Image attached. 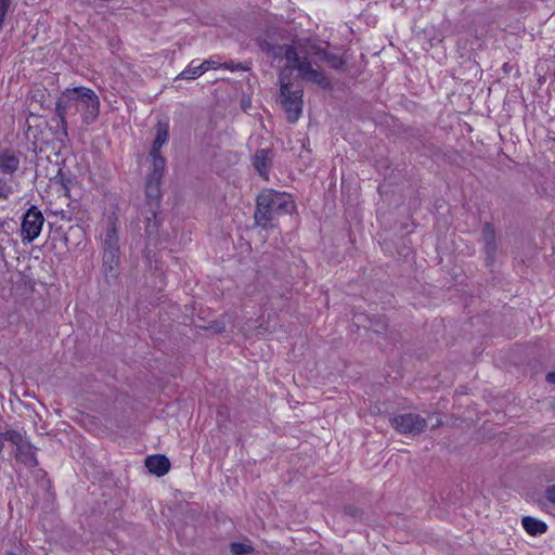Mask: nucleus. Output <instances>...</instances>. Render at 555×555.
Here are the masks:
<instances>
[{"label":"nucleus","mask_w":555,"mask_h":555,"mask_svg":"<svg viewBox=\"0 0 555 555\" xmlns=\"http://www.w3.org/2000/svg\"><path fill=\"white\" fill-rule=\"evenodd\" d=\"M392 427L405 435H418L427 426V422L421 415L415 413H404L391 418Z\"/></svg>","instance_id":"423d86ee"},{"label":"nucleus","mask_w":555,"mask_h":555,"mask_svg":"<svg viewBox=\"0 0 555 555\" xmlns=\"http://www.w3.org/2000/svg\"><path fill=\"white\" fill-rule=\"evenodd\" d=\"M440 423H441V421L437 418V421H436V423H435L434 427H435V426L440 425Z\"/></svg>","instance_id":"a878e982"},{"label":"nucleus","mask_w":555,"mask_h":555,"mask_svg":"<svg viewBox=\"0 0 555 555\" xmlns=\"http://www.w3.org/2000/svg\"><path fill=\"white\" fill-rule=\"evenodd\" d=\"M100 99L90 88L79 86L65 89L55 104V114L60 119V129L67 135V118L80 114L85 125H92L100 114Z\"/></svg>","instance_id":"f257e3e1"},{"label":"nucleus","mask_w":555,"mask_h":555,"mask_svg":"<svg viewBox=\"0 0 555 555\" xmlns=\"http://www.w3.org/2000/svg\"><path fill=\"white\" fill-rule=\"evenodd\" d=\"M546 380L550 383V384H554L555 385V372H551L546 375Z\"/></svg>","instance_id":"b1692460"},{"label":"nucleus","mask_w":555,"mask_h":555,"mask_svg":"<svg viewBox=\"0 0 555 555\" xmlns=\"http://www.w3.org/2000/svg\"><path fill=\"white\" fill-rule=\"evenodd\" d=\"M271 163V152L262 149L256 152L253 165L257 172L266 180L269 178V166Z\"/></svg>","instance_id":"1a4fd4ad"},{"label":"nucleus","mask_w":555,"mask_h":555,"mask_svg":"<svg viewBox=\"0 0 555 555\" xmlns=\"http://www.w3.org/2000/svg\"><path fill=\"white\" fill-rule=\"evenodd\" d=\"M204 74L199 61L193 60L189 66L180 73L182 79H195Z\"/></svg>","instance_id":"f3484780"},{"label":"nucleus","mask_w":555,"mask_h":555,"mask_svg":"<svg viewBox=\"0 0 555 555\" xmlns=\"http://www.w3.org/2000/svg\"><path fill=\"white\" fill-rule=\"evenodd\" d=\"M524 529L530 534V535H538L542 534L546 531L547 526L544 521L539 520L534 517L526 516L521 520Z\"/></svg>","instance_id":"f8f14e48"},{"label":"nucleus","mask_w":555,"mask_h":555,"mask_svg":"<svg viewBox=\"0 0 555 555\" xmlns=\"http://www.w3.org/2000/svg\"><path fill=\"white\" fill-rule=\"evenodd\" d=\"M20 156L11 150L0 152V171L7 175H13L20 167Z\"/></svg>","instance_id":"0eeeda50"},{"label":"nucleus","mask_w":555,"mask_h":555,"mask_svg":"<svg viewBox=\"0 0 555 555\" xmlns=\"http://www.w3.org/2000/svg\"><path fill=\"white\" fill-rule=\"evenodd\" d=\"M15 455L18 461L28 466H35L37 463L34 448L27 441L16 448Z\"/></svg>","instance_id":"ddd939ff"},{"label":"nucleus","mask_w":555,"mask_h":555,"mask_svg":"<svg viewBox=\"0 0 555 555\" xmlns=\"http://www.w3.org/2000/svg\"><path fill=\"white\" fill-rule=\"evenodd\" d=\"M147 469L156 476H164L169 472L170 462L164 455H152L145 460Z\"/></svg>","instance_id":"6e6552de"},{"label":"nucleus","mask_w":555,"mask_h":555,"mask_svg":"<svg viewBox=\"0 0 555 555\" xmlns=\"http://www.w3.org/2000/svg\"><path fill=\"white\" fill-rule=\"evenodd\" d=\"M153 163V172L151 177H155V179H162L165 170V158L160 155V152L151 154Z\"/></svg>","instance_id":"a211bd4d"},{"label":"nucleus","mask_w":555,"mask_h":555,"mask_svg":"<svg viewBox=\"0 0 555 555\" xmlns=\"http://www.w3.org/2000/svg\"><path fill=\"white\" fill-rule=\"evenodd\" d=\"M3 436L5 441H10L12 444L16 446V448H18L26 441L22 434H20L16 430H7L5 433H3Z\"/></svg>","instance_id":"aec40b11"},{"label":"nucleus","mask_w":555,"mask_h":555,"mask_svg":"<svg viewBox=\"0 0 555 555\" xmlns=\"http://www.w3.org/2000/svg\"><path fill=\"white\" fill-rule=\"evenodd\" d=\"M295 208V202L289 194L266 189L257 196L255 221L263 229L273 228L276 218L294 212Z\"/></svg>","instance_id":"f03ea898"},{"label":"nucleus","mask_w":555,"mask_h":555,"mask_svg":"<svg viewBox=\"0 0 555 555\" xmlns=\"http://www.w3.org/2000/svg\"><path fill=\"white\" fill-rule=\"evenodd\" d=\"M199 63H201V66H202L204 73H206L209 69H218L221 67L231 68L229 65L221 64L220 62L216 61L215 59H208V60H205Z\"/></svg>","instance_id":"412c9836"},{"label":"nucleus","mask_w":555,"mask_h":555,"mask_svg":"<svg viewBox=\"0 0 555 555\" xmlns=\"http://www.w3.org/2000/svg\"><path fill=\"white\" fill-rule=\"evenodd\" d=\"M230 550L233 553V555H245L253 552V546L247 543L242 542H233L230 545Z\"/></svg>","instance_id":"6ab92c4d"},{"label":"nucleus","mask_w":555,"mask_h":555,"mask_svg":"<svg viewBox=\"0 0 555 555\" xmlns=\"http://www.w3.org/2000/svg\"><path fill=\"white\" fill-rule=\"evenodd\" d=\"M4 436H3V433L0 434V451H2L3 447H4Z\"/></svg>","instance_id":"393cba45"},{"label":"nucleus","mask_w":555,"mask_h":555,"mask_svg":"<svg viewBox=\"0 0 555 555\" xmlns=\"http://www.w3.org/2000/svg\"><path fill=\"white\" fill-rule=\"evenodd\" d=\"M118 241L116 222L109 219L103 237V250H119Z\"/></svg>","instance_id":"9d476101"},{"label":"nucleus","mask_w":555,"mask_h":555,"mask_svg":"<svg viewBox=\"0 0 555 555\" xmlns=\"http://www.w3.org/2000/svg\"><path fill=\"white\" fill-rule=\"evenodd\" d=\"M160 180L162 179H155V177H150L146 182L145 194L151 202H156L160 196ZM151 205L153 206L154 204L151 203Z\"/></svg>","instance_id":"dca6fc26"},{"label":"nucleus","mask_w":555,"mask_h":555,"mask_svg":"<svg viewBox=\"0 0 555 555\" xmlns=\"http://www.w3.org/2000/svg\"><path fill=\"white\" fill-rule=\"evenodd\" d=\"M44 218L41 211L37 207L31 206L23 216L21 229L23 242L31 243L36 240L41 233Z\"/></svg>","instance_id":"39448f33"},{"label":"nucleus","mask_w":555,"mask_h":555,"mask_svg":"<svg viewBox=\"0 0 555 555\" xmlns=\"http://www.w3.org/2000/svg\"><path fill=\"white\" fill-rule=\"evenodd\" d=\"M10 192V188L8 184L0 178V197H8Z\"/></svg>","instance_id":"4be33fe9"},{"label":"nucleus","mask_w":555,"mask_h":555,"mask_svg":"<svg viewBox=\"0 0 555 555\" xmlns=\"http://www.w3.org/2000/svg\"><path fill=\"white\" fill-rule=\"evenodd\" d=\"M282 105L286 113L287 120L296 122L302 112V89L293 88L287 75L282 72L280 75Z\"/></svg>","instance_id":"20e7f679"},{"label":"nucleus","mask_w":555,"mask_h":555,"mask_svg":"<svg viewBox=\"0 0 555 555\" xmlns=\"http://www.w3.org/2000/svg\"><path fill=\"white\" fill-rule=\"evenodd\" d=\"M119 263V250H103V266L106 273L115 275V269Z\"/></svg>","instance_id":"4468645a"},{"label":"nucleus","mask_w":555,"mask_h":555,"mask_svg":"<svg viewBox=\"0 0 555 555\" xmlns=\"http://www.w3.org/2000/svg\"><path fill=\"white\" fill-rule=\"evenodd\" d=\"M169 125L168 122H158L156 127V135L151 149V154L160 152V149L168 142Z\"/></svg>","instance_id":"9b49d317"},{"label":"nucleus","mask_w":555,"mask_h":555,"mask_svg":"<svg viewBox=\"0 0 555 555\" xmlns=\"http://www.w3.org/2000/svg\"><path fill=\"white\" fill-rule=\"evenodd\" d=\"M546 498L550 502L555 504V485L551 486L546 490Z\"/></svg>","instance_id":"5701e85b"},{"label":"nucleus","mask_w":555,"mask_h":555,"mask_svg":"<svg viewBox=\"0 0 555 555\" xmlns=\"http://www.w3.org/2000/svg\"><path fill=\"white\" fill-rule=\"evenodd\" d=\"M282 49L287 68L297 70L299 77L306 82L317 85L322 89L331 88V80L321 70L314 68L307 56H300L293 46H284Z\"/></svg>","instance_id":"7ed1b4c3"},{"label":"nucleus","mask_w":555,"mask_h":555,"mask_svg":"<svg viewBox=\"0 0 555 555\" xmlns=\"http://www.w3.org/2000/svg\"><path fill=\"white\" fill-rule=\"evenodd\" d=\"M310 54L318 56L319 60L327 63L333 68H340L344 65V62L340 57L331 55L320 49L311 48Z\"/></svg>","instance_id":"2eb2a0df"}]
</instances>
